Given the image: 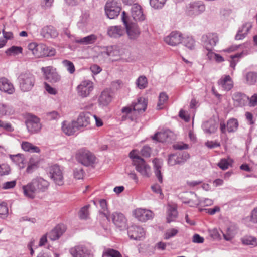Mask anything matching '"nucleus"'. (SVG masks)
I'll list each match as a JSON object with an SVG mask.
<instances>
[{
  "label": "nucleus",
  "instance_id": "nucleus-5",
  "mask_svg": "<svg viewBox=\"0 0 257 257\" xmlns=\"http://www.w3.org/2000/svg\"><path fill=\"white\" fill-rule=\"evenodd\" d=\"M121 20L125 27L126 32L129 38L131 39L137 38L140 33L137 23L131 21L124 11L122 13Z\"/></svg>",
  "mask_w": 257,
  "mask_h": 257
},
{
  "label": "nucleus",
  "instance_id": "nucleus-4",
  "mask_svg": "<svg viewBox=\"0 0 257 257\" xmlns=\"http://www.w3.org/2000/svg\"><path fill=\"white\" fill-rule=\"evenodd\" d=\"M17 79L19 88L23 92L31 91L35 85V77L30 73H21L18 76Z\"/></svg>",
  "mask_w": 257,
  "mask_h": 257
},
{
  "label": "nucleus",
  "instance_id": "nucleus-16",
  "mask_svg": "<svg viewBox=\"0 0 257 257\" xmlns=\"http://www.w3.org/2000/svg\"><path fill=\"white\" fill-rule=\"evenodd\" d=\"M133 165L135 166L136 170L141 175L144 177H149L151 174V168L143 159L135 161V163Z\"/></svg>",
  "mask_w": 257,
  "mask_h": 257
},
{
  "label": "nucleus",
  "instance_id": "nucleus-24",
  "mask_svg": "<svg viewBox=\"0 0 257 257\" xmlns=\"http://www.w3.org/2000/svg\"><path fill=\"white\" fill-rule=\"evenodd\" d=\"M0 90L8 94H12L15 92L13 84L6 78H0Z\"/></svg>",
  "mask_w": 257,
  "mask_h": 257
},
{
  "label": "nucleus",
  "instance_id": "nucleus-63",
  "mask_svg": "<svg viewBox=\"0 0 257 257\" xmlns=\"http://www.w3.org/2000/svg\"><path fill=\"white\" fill-rule=\"evenodd\" d=\"M222 170H225L228 168L229 163L226 159H222L217 164Z\"/></svg>",
  "mask_w": 257,
  "mask_h": 257
},
{
  "label": "nucleus",
  "instance_id": "nucleus-29",
  "mask_svg": "<svg viewBox=\"0 0 257 257\" xmlns=\"http://www.w3.org/2000/svg\"><path fill=\"white\" fill-rule=\"evenodd\" d=\"M133 111H137L139 113L144 112L147 106V100L144 97H139L137 102L132 104Z\"/></svg>",
  "mask_w": 257,
  "mask_h": 257
},
{
  "label": "nucleus",
  "instance_id": "nucleus-52",
  "mask_svg": "<svg viewBox=\"0 0 257 257\" xmlns=\"http://www.w3.org/2000/svg\"><path fill=\"white\" fill-rule=\"evenodd\" d=\"M8 211L7 204L4 202L0 203V218H6L8 215Z\"/></svg>",
  "mask_w": 257,
  "mask_h": 257
},
{
  "label": "nucleus",
  "instance_id": "nucleus-61",
  "mask_svg": "<svg viewBox=\"0 0 257 257\" xmlns=\"http://www.w3.org/2000/svg\"><path fill=\"white\" fill-rule=\"evenodd\" d=\"M152 152L151 148L148 145L144 146L141 151V155L144 157H150Z\"/></svg>",
  "mask_w": 257,
  "mask_h": 257
},
{
  "label": "nucleus",
  "instance_id": "nucleus-38",
  "mask_svg": "<svg viewBox=\"0 0 257 257\" xmlns=\"http://www.w3.org/2000/svg\"><path fill=\"white\" fill-rule=\"evenodd\" d=\"M97 37L94 34H91L82 38L75 39V41L83 45H89L94 43L97 40Z\"/></svg>",
  "mask_w": 257,
  "mask_h": 257
},
{
  "label": "nucleus",
  "instance_id": "nucleus-33",
  "mask_svg": "<svg viewBox=\"0 0 257 257\" xmlns=\"http://www.w3.org/2000/svg\"><path fill=\"white\" fill-rule=\"evenodd\" d=\"M155 176L160 183L163 182V176L161 169L162 166V161L161 159L155 158L153 160Z\"/></svg>",
  "mask_w": 257,
  "mask_h": 257
},
{
  "label": "nucleus",
  "instance_id": "nucleus-20",
  "mask_svg": "<svg viewBox=\"0 0 257 257\" xmlns=\"http://www.w3.org/2000/svg\"><path fill=\"white\" fill-rule=\"evenodd\" d=\"M27 128L31 133H35L39 132L41 128L39 118L35 116L30 117L26 121Z\"/></svg>",
  "mask_w": 257,
  "mask_h": 257
},
{
  "label": "nucleus",
  "instance_id": "nucleus-56",
  "mask_svg": "<svg viewBox=\"0 0 257 257\" xmlns=\"http://www.w3.org/2000/svg\"><path fill=\"white\" fill-rule=\"evenodd\" d=\"M167 0H150L151 6L155 9H161L164 6Z\"/></svg>",
  "mask_w": 257,
  "mask_h": 257
},
{
  "label": "nucleus",
  "instance_id": "nucleus-17",
  "mask_svg": "<svg viewBox=\"0 0 257 257\" xmlns=\"http://www.w3.org/2000/svg\"><path fill=\"white\" fill-rule=\"evenodd\" d=\"M183 35L180 32L172 31L170 34L164 38V41L171 46H176L181 43Z\"/></svg>",
  "mask_w": 257,
  "mask_h": 257
},
{
  "label": "nucleus",
  "instance_id": "nucleus-6",
  "mask_svg": "<svg viewBox=\"0 0 257 257\" xmlns=\"http://www.w3.org/2000/svg\"><path fill=\"white\" fill-rule=\"evenodd\" d=\"M121 10V4L119 0H108L105 6V14L110 19L117 17Z\"/></svg>",
  "mask_w": 257,
  "mask_h": 257
},
{
  "label": "nucleus",
  "instance_id": "nucleus-11",
  "mask_svg": "<svg viewBox=\"0 0 257 257\" xmlns=\"http://www.w3.org/2000/svg\"><path fill=\"white\" fill-rule=\"evenodd\" d=\"M205 10V5L200 1L191 2L186 7L187 14L192 17L199 15Z\"/></svg>",
  "mask_w": 257,
  "mask_h": 257
},
{
  "label": "nucleus",
  "instance_id": "nucleus-1",
  "mask_svg": "<svg viewBox=\"0 0 257 257\" xmlns=\"http://www.w3.org/2000/svg\"><path fill=\"white\" fill-rule=\"evenodd\" d=\"M49 182L43 178L36 177L26 185L23 186V193L25 196L34 198L37 193L44 192L48 188Z\"/></svg>",
  "mask_w": 257,
  "mask_h": 257
},
{
  "label": "nucleus",
  "instance_id": "nucleus-51",
  "mask_svg": "<svg viewBox=\"0 0 257 257\" xmlns=\"http://www.w3.org/2000/svg\"><path fill=\"white\" fill-rule=\"evenodd\" d=\"M62 64L70 74H73L75 71V68L73 63L69 60H64L62 61Z\"/></svg>",
  "mask_w": 257,
  "mask_h": 257
},
{
  "label": "nucleus",
  "instance_id": "nucleus-31",
  "mask_svg": "<svg viewBox=\"0 0 257 257\" xmlns=\"http://www.w3.org/2000/svg\"><path fill=\"white\" fill-rule=\"evenodd\" d=\"M9 158L19 169H21L25 167L26 161L24 154L19 153L16 155H9Z\"/></svg>",
  "mask_w": 257,
  "mask_h": 257
},
{
  "label": "nucleus",
  "instance_id": "nucleus-10",
  "mask_svg": "<svg viewBox=\"0 0 257 257\" xmlns=\"http://www.w3.org/2000/svg\"><path fill=\"white\" fill-rule=\"evenodd\" d=\"M93 89L94 83L88 79L82 81L76 88L78 95L82 98L89 96Z\"/></svg>",
  "mask_w": 257,
  "mask_h": 257
},
{
  "label": "nucleus",
  "instance_id": "nucleus-42",
  "mask_svg": "<svg viewBox=\"0 0 257 257\" xmlns=\"http://www.w3.org/2000/svg\"><path fill=\"white\" fill-rule=\"evenodd\" d=\"M247 54V52L242 51L241 53H237L234 55H231L230 56V67H231L233 70H235V68L236 64L238 62V58L243 57L244 55H246Z\"/></svg>",
  "mask_w": 257,
  "mask_h": 257
},
{
  "label": "nucleus",
  "instance_id": "nucleus-19",
  "mask_svg": "<svg viewBox=\"0 0 257 257\" xmlns=\"http://www.w3.org/2000/svg\"><path fill=\"white\" fill-rule=\"evenodd\" d=\"M127 234L131 239L141 240L144 237L145 233L142 227L132 225L128 228Z\"/></svg>",
  "mask_w": 257,
  "mask_h": 257
},
{
  "label": "nucleus",
  "instance_id": "nucleus-12",
  "mask_svg": "<svg viewBox=\"0 0 257 257\" xmlns=\"http://www.w3.org/2000/svg\"><path fill=\"white\" fill-rule=\"evenodd\" d=\"M218 41V37L216 33H208L201 38L202 45L207 50H212Z\"/></svg>",
  "mask_w": 257,
  "mask_h": 257
},
{
  "label": "nucleus",
  "instance_id": "nucleus-53",
  "mask_svg": "<svg viewBox=\"0 0 257 257\" xmlns=\"http://www.w3.org/2000/svg\"><path fill=\"white\" fill-rule=\"evenodd\" d=\"M22 48L19 46H12L6 51V53L7 55H16L20 54L22 52Z\"/></svg>",
  "mask_w": 257,
  "mask_h": 257
},
{
  "label": "nucleus",
  "instance_id": "nucleus-3",
  "mask_svg": "<svg viewBox=\"0 0 257 257\" xmlns=\"http://www.w3.org/2000/svg\"><path fill=\"white\" fill-rule=\"evenodd\" d=\"M104 53L110 57L120 56V59L124 62H131L134 60L127 49L118 46H107L105 48Z\"/></svg>",
  "mask_w": 257,
  "mask_h": 257
},
{
  "label": "nucleus",
  "instance_id": "nucleus-64",
  "mask_svg": "<svg viewBox=\"0 0 257 257\" xmlns=\"http://www.w3.org/2000/svg\"><path fill=\"white\" fill-rule=\"evenodd\" d=\"M247 104L250 107H254L257 105V93L254 94L250 98L249 97Z\"/></svg>",
  "mask_w": 257,
  "mask_h": 257
},
{
  "label": "nucleus",
  "instance_id": "nucleus-21",
  "mask_svg": "<svg viewBox=\"0 0 257 257\" xmlns=\"http://www.w3.org/2000/svg\"><path fill=\"white\" fill-rule=\"evenodd\" d=\"M234 105L236 107H242L246 105L249 101V97L244 93L236 92L232 94Z\"/></svg>",
  "mask_w": 257,
  "mask_h": 257
},
{
  "label": "nucleus",
  "instance_id": "nucleus-28",
  "mask_svg": "<svg viewBox=\"0 0 257 257\" xmlns=\"http://www.w3.org/2000/svg\"><path fill=\"white\" fill-rule=\"evenodd\" d=\"M65 230L64 225H57L53 229L47 233L48 236L51 240H56L60 238Z\"/></svg>",
  "mask_w": 257,
  "mask_h": 257
},
{
  "label": "nucleus",
  "instance_id": "nucleus-39",
  "mask_svg": "<svg viewBox=\"0 0 257 257\" xmlns=\"http://www.w3.org/2000/svg\"><path fill=\"white\" fill-rule=\"evenodd\" d=\"M181 43L190 50L195 48V41L192 36L183 35Z\"/></svg>",
  "mask_w": 257,
  "mask_h": 257
},
{
  "label": "nucleus",
  "instance_id": "nucleus-8",
  "mask_svg": "<svg viewBox=\"0 0 257 257\" xmlns=\"http://www.w3.org/2000/svg\"><path fill=\"white\" fill-rule=\"evenodd\" d=\"M41 71L45 79L51 83H56L60 81L61 77L55 68L49 66L43 67Z\"/></svg>",
  "mask_w": 257,
  "mask_h": 257
},
{
  "label": "nucleus",
  "instance_id": "nucleus-27",
  "mask_svg": "<svg viewBox=\"0 0 257 257\" xmlns=\"http://www.w3.org/2000/svg\"><path fill=\"white\" fill-rule=\"evenodd\" d=\"M125 32V29L121 26H112L109 27L107 34L110 37L118 38L123 36Z\"/></svg>",
  "mask_w": 257,
  "mask_h": 257
},
{
  "label": "nucleus",
  "instance_id": "nucleus-30",
  "mask_svg": "<svg viewBox=\"0 0 257 257\" xmlns=\"http://www.w3.org/2000/svg\"><path fill=\"white\" fill-rule=\"evenodd\" d=\"M113 223L119 228L125 226L126 220L124 215L120 212H114L111 215Z\"/></svg>",
  "mask_w": 257,
  "mask_h": 257
},
{
  "label": "nucleus",
  "instance_id": "nucleus-58",
  "mask_svg": "<svg viewBox=\"0 0 257 257\" xmlns=\"http://www.w3.org/2000/svg\"><path fill=\"white\" fill-rule=\"evenodd\" d=\"M178 233V230L177 228L169 229L166 231L164 235V238L167 240L169 239L174 237Z\"/></svg>",
  "mask_w": 257,
  "mask_h": 257
},
{
  "label": "nucleus",
  "instance_id": "nucleus-60",
  "mask_svg": "<svg viewBox=\"0 0 257 257\" xmlns=\"http://www.w3.org/2000/svg\"><path fill=\"white\" fill-rule=\"evenodd\" d=\"M11 169L9 165L6 164L0 165V175H7L9 174Z\"/></svg>",
  "mask_w": 257,
  "mask_h": 257
},
{
  "label": "nucleus",
  "instance_id": "nucleus-57",
  "mask_svg": "<svg viewBox=\"0 0 257 257\" xmlns=\"http://www.w3.org/2000/svg\"><path fill=\"white\" fill-rule=\"evenodd\" d=\"M0 128L9 132L14 131V128L10 122L2 120H0Z\"/></svg>",
  "mask_w": 257,
  "mask_h": 257
},
{
  "label": "nucleus",
  "instance_id": "nucleus-18",
  "mask_svg": "<svg viewBox=\"0 0 257 257\" xmlns=\"http://www.w3.org/2000/svg\"><path fill=\"white\" fill-rule=\"evenodd\" d=\"M93 115L88 112H83L79 114L76 123L80 129L84 127H88L92 120Z\"/></svg>",
  "mask_w": 257,
  "mask_h": 257
},
{
  "label": "nucleus",
  "instance_id": "nucleus-48",
  "mask_svg": "<svg viewBox=\"0 0 257 257\" xmlns=\"http://www.w3.org/2000/svg\"><path fill=\"white\" fill-rule=\"evenodd\" d=\"M243 244L255 246L257 245V239L251 236H245L242 239Z\"/></svg>",
  "mask_w": 257,
  "mask_h": 257
},
{
  "label": "nucleus",
  "instance_id": "nucleus-40",
  "mask_svg": "<svg viewBox=\"0 0 257 257\" xmlns=\"http://www.w3.org/2000/svg\"><path fill=\"white\" fill-rule=\"evenodd\" d=\"M15 110L12 106L8 104L0 103V115L2 116L11 115Z\"/></svg>",
  "mask_w": 257,
  "mask_h": 257
},
{
  "label": "nucleus",
  "instance_id": "nucleus-43",
  "mask_svg": "<svg viewBox=\"0 0 257 257\" xmlns=\"http://www.w3.org/2000/svg\"><path fill=\"white\" fill-rule=\"evenodd\" d=\"M102 256L106 257H122L118 250L109 248H105L102 253Z\"/></svg>",
  "mask_w": 257,
  "mask_h": 257
},
{
  "label": "nucleus",
  "instance_id": "nucleus-36",
  "mask_svg": "<svg viewBox=\"0 0 257 257\" xmlns=\"http://www.w3.org/2000/svg\"><path fill=\"white\" fill-rule=\"evenodd\" d=\"M112 97L108 90L103 91L99 97L98 102L102 106L107 105L111 101Z\"/></svg>",
  "mask_w": 257,
  "mask_h": 257
},
{
  "label": "nucleus",
  "instance_id": "nucleus-7",
  "mask_svg": "<svg viewBox=\"0 0 257 257\" xmlns=\"http://www.w3.org/2000/svg\"><path fill=\"white\" fill-rule=\"evenodd\" d=\"M76 159L78 162L83 165L90 166L94 163L95 157L89 151L81 149L76 153Z\"/></svg>",
  "mask_w": 257,
  "mask_h": 257
},
{
  "label": "nucleus",
  "instance_id": "nucleus-9",
  "mask_svg": "<svg viewBox=\"0 0 257 257\" xmlns=\"http://www.w3.org/2000/svg\"><path fill=\"white\" fill-rule=\"evenodd\" d=\"M190 158L189 154L185 151L177 152L168 156V164L169 166L182 165Z\"/></svg>",
  "mask_w": 257,
  "mask_h": 257
},
{
  "label": "nucleus",
  "instance_id": "nucleus-15",
  "mask_svg": "<svg viewBox=\"0 0 257 257\" xmlns=\"http://www.w3.org/2000/svg\"><path fill=\"white\" fill-rule=\"evenodd\" d=\"M134 217L139 221L146 222L153 218V213L150 210L139 208L135 209L133 212Z\"/></svg>",
  "mask_w": 257,
  "mask_h": 257
},
{
  "label": "nucleus",
  "instance_id": "nucleus-46",
  "mask_svg": "<svg viewBox=\"0 0 257 257\" xmlns=\"http://www.w3.org/2000/svg\"><path fill=\"white\" fill-rule=\"evenodd\" d=\"M238 126L237 120L235 118H231L227 121L226 127L228 132H233L237 130Z\"/></svg>",
  "mask_w": 257,
  "mask_h": 257
},
{
  "label": "nucleus",
  "instance_id": "nucleus-50",
  "mask_svg": "<svg viewBox=\"0 0 257 257\" xmlns=\"http://www.w3.org/2000/svg\"><path fill=\"white\" fill-rule=\"evenodd\" d=\"M136 85L137 87L140 89L145 88L148 84L147 79L145 76H140L136 80Z\"/></svg>",
  "mask_w": 257,
  "mask_h": 257
},
{
  "label": "nucleus",
  "instance_id": "nucleus-37",
  "mask_svg": "<svg viewBox=\"0 0 257 257\" xmlns=\"http://www.w3.org/2000/svg\"><path fill=\"white\" fill-rule=\"evenodd\" d=\"M251 27V24L249 22L244 24L241 29L238 30L235 36V39L237 40L243 39L247 35Z\"/></svg>",
  "mask_w": 257,
  "mask_h": 257
},
{
  "label": "nucleus",
  "instance_id": "nucleus-49",
  "mask_svg": "<svg viewBox=\"0 0 257 257\" xmlns=\"http://www.w3.org/2000/svg\"><path fill=\"white\" fill-rule=\"evenodd\" d=\"M90 205H86L81 208L79 212V217L81 219H86L88 218L89 212V209Z\"/></svg>",
  "mask_w": 257,
  "mask_h": 257
},
{
  "label": "nucleus",
  "instance_id": "nucleus-35",
  "mask_svg": "<svg viewBox=\"0 0 257 257\" xmlns=\"http://www.w3.org/2000/svg\"><path fill=\"white\" fill-rule=\"evenodd\" d=\"M172 133L169 130H166L162 132H158L152 137L153 140H157L159 142H164L169 141V137L171 136Z\"/></svg>",
  "mask_w": 257,
  "mask_h": 257
},
{
  "label": "nucleus",
  "instance_id": "nucleus-26",
  "mask_svg": "<svg viewBox=\"0 0 257 257\" xmlns=\"http://www.w3.org/2000/svg\"><path fill=\"white\" fill-rule=\"evenodd\" d=\"M62 129L65 134L70 136L74 135L80 128L76 121H72L71 123L63 122L62 123Z\"/></svg>",
  "mask_w": 257,
  "mask_h": 257
},
{
  "label": "nucleus",
  "instance_id": "nucleus-41",
  "mask_svg": "<svg viewBox=\"0 0 257 257\" xmlns=\"http://www.w3.org/2000/svg\"><path fill=\"white\" fill-rule=\"evenodd\" d=\"M177 211L175 207L169 205L167 210V221L170 223L175 220L177 216Z\"/></svg>",
  "mask_w": 257,
  "mask_h": 257
},
{
  "label": "nucleus",
  "instance_id": "nucleus-55",
  "mask_svg": "<svg viewBox=\"0 0 257 257\" xmlns=\"http://www.w3.org/2000/svg\"><path fill=\"white\" fill-rule=\"evenodd\" d=\"M100 209L99 211L103 214L105 216L107 217L108 214V209L107 207V204L105 199H102L99 201Z\"/></svg>",
  "mask_w": 257,
  "mask_h": 257
},
{
  "label": "nucleus",
  "instance_id": "nucleus-44",
  "mask_svg": "<svg viewBox=\"0 0 257 257\" xmlns=\"http://www.w3.org/2000/svg\"><path fill=\"white\" fill-rule=\"evenodd\" d=\"M89 23L88 16L87 14H84L81 17L80 20L77 23L78 27L82 31H84L87 27Z\"/></svg>",
  "mask_w": 257,
  "mask_h": 257
},
{
  "label": "nucleus",
  "instance_id": "nucleus-62",
  "mask_svg": "<svg viewBox=\"0 0 257 257\" xmlns=\"http://www.w3.org/2000/svg\"><path fill=\"white\" fill-rule=\"evenodd\" d=\"M151 188L152 191L156 193V194H158L159 195V198L160 199H163L164 197L162 191V189L161 188L160 186L158 184H155L151 186Z\"/></svg>",
  "mask_w": 257,
  "mask_h": 257
},
{
  "label": "nucleus",
  "instance_id": "nucleus-13",
  "mask_svg": "<svg viewBox=\"0 0 257 257\" xmlns=\"http://www.w3.org/2000/svg\"><path fill=\"white\" fill-rule=\"evenodd\" d=\"M70 252L73 257H93L91 250L85 245H78L72 248Z\"/></svg>",
  "mask_w": 257,
  "mask_h": 257
},
{
  "label": "nucleus",
  "instance_id": "nucleus-32",
  "mask_svg": "<svg viewBox=\"0 0 257 257\" xmlns=\"http://www.w3.org/2000/svg\"><path fill=\"white\" fill-rule=\"evenodd\" d=\"M40 34L45 38H55L58 36V32L53 26H46L41 29Z\"/></svg>",
  "mask_w": 257,
  "mask_h": 257
},
{
  "label": "nucleus",
  "instance_id": "nucleus-54",
  "mask_svg": "<svg viewBox=\"0 0 257 257\" xmlns=\"http://www.w3.org/2000/svg\"><path fill=\"white\" fill-rule=\"evenodd\" d=\"M247 83L249 85H253L257 82V73L253 72H248L246 75Z\"/></svg>",
  "mask_w": 257,
  "mask_h": 257
},
{
  "label": "nucleus",
  "instance_id": "nucleus-14",
  "mask_svg": "<svg viewBox=\"0 0 257 257\" xmlns=\"http://www.w3.org/2000/svg\"><path fill=\"white\" fill-rule=\"evenodd\" d=\"M49 176L56 184L59 186L63 184V173L59 165H54L50 167Z\"/></svg>",
  "mask_w": 257,
  "mask_h": 257
},
{
  "label": "nucleus",
  "instance_id": "nucleus-59",
  "mask_svg": "<svg viewBox=\"0 0 257 257\" xmlns=\"http://www.w3.org/2000/svg\"><path fill=\"white\" fill-rule=\"evenodd\" d=\"M46 117L49 120H56L60 117V114L56 111H53L47 113Z\"/></svg>",
  "mask_w": 257,
  "mask_h": 257
},
{
  "label": "nucleus",
  "instance_id": "nucleus-2",
  "mask_svg": "<svg viewBox=\"0 0 257 257\" xmlns=\"http://www.w3.org/2000/svg\"><path fill=\"white\" fill-rule=\"evenodd\" d=\"M28 49L34 56L38 58L54 56L56 53L54 48L49 47L43 43H30L28 45Z\"/></svg>",
  "mask_w": 257,
  "mask_h": 257
},
{
  "label": "nucleus",
  "instance_id": "nucleus-23",
  "mask_svg": "<svg viewBox=\"0 0 257 257\" xmlns=\"http://www.w3.org/2000/svg\"><path fill=\"white\" fill-rule=\"evenodd\" d=\"M218 85L225 91H229L233 87V82L229 75H224L218 81Z\"/></svg>",
  "mask_w": 257,
  "mask_h": 257
},
{
  "label": "nucleus",
  "instance_id": "nucleus-34",
  "mask_svg": "<svg viewBox=\"0 0 257 257\" xmlns=\"http://www.w3.org/2000/svg\"><path fill=\"white\" fill-rule=\"evenodd\" d=\"M21 146L22 149L25 152L31 153H39L41 152V149L39 147L27 141L22 142Z\"/></svg>",
  "mask_w": 257,
  "mask_h": 257
},
{
  "label": "nucleus",
  "instance_id": "nucleus-22",
  "mask_svg": "<svg viewBox=\"0 0 257 257\" xmlns=\"http://www.w3.org/2000/svg\"><path fill=\"white\" fill-rule=\"evenodd\" d=\"M218 126V122L214 119L204 121L202 124V128L205 133L209 135L215 133Z\"/></svg>",
  "mask_w": 257,
  "mask_h": 257
},
{
  "label": "nucleus",
  "instance_id": "nucleus-45",
  "mask_svg": "<svg viewBox=\"0 0 257 257\" xmlns=\"http://www.w3.org/2000/svg\"><path fill=\"white\" fill-rule=\"evenodd\" d=\"M213 203V201L212 199L208 198H197V201H196L193 204L191 205L192 206H197L198 205L203 206H210Z\"/></svg>",
  "mask_w": 257,
  "mask_h": 257
},
{
  "label": "nucleus",
  "instance_id": "nucleus-47",
  "mask_svg": "<svg viewBox=\"0 0 257 257\" xmlns=\"http://www.w3.org/2000/svg\"><path fill=\"white\" fill-rule=\"evenodd\" d=\"M168 99V96L167 94L164 92H161L159 94V101L157 104V108L158 109H161L163 108V105L166 103Z\"/></svg>",
  "mask_w": 257,
  "mask_h": 257
},
{
  "label": "nucleus",
  "instance_id": "nucleus-25",
  "mask_svg": "<svg viewBox=\"0 0 257 257\" xmlns=\"http://www.w3.org/2000/svg\"><path fill=\"white\" fill-rule=\"evenodd\" d=\"M131 16L135 21H142L145 19L142 7L137 4H134L132 6Z\"/></svg>",
  "mask_w": 257,
  "mask_h": 257
}]
</instances>
